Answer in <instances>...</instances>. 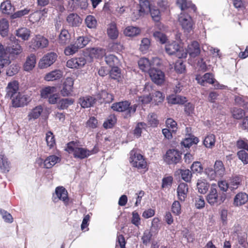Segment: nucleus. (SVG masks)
I'll return each instance as SVG.
<instances>
[{"label":"nucleus","instance_id":"1","mask_svg":"<svg viewBox=\"0 0 248 248\" xmlns=\"http://www.w3.org/2000/svg\"><path fill=\"white\" fill-rule=\"evenodd\" d=\"M67 150L69 153L72 154L75 158L79 159L87 158L98 152V149L95 146L92 150H89L78 147V145L74 142L68 143Z\"/></svg>","mask_w":248,"mask_h":248},{"label":"nucleus","instance_id":"2","mask_svg":"<svg viewBox=\"0 0 248 248\" xmlns=\"http://www.w3.org/2000/svg\"><path fill=\"white\" fill-rule=\"evenodd\" d=\"M137 105H131L128 101H122L114 103L111 106L113 110L124 113V118H129L134 114L137 109Z\"/></svg>","mask_w":248,"mask_h":248},{"label":"nucleus","instance_id":"3","mask_svg":"<svg viewBox=\"0 0 248 248\" xmlns=\"http://www.w3.org/2000/svg\"><path fill=\"white\" fill-rule=\"evenodd\" d=\"M8 46L6 50L12 56L20 55L23 51L22 46L19 44V41L16 37L11 36L7 40Z\"/></svg>","mask_w":248,"mask_h":248},{"label":"nucleus","instance_id":"4","mask_svg":"<svg viewBox=\"0 0 248 248\" xmlns=\"http://www.w3.org/2000/svg\"><path fill=\"white\" fill-rule=\"evenodd\" d=\"M225 199V196L222 195L219 196L217 189L212 185L206 196L208 203L211 205H219L224 202Z\"/></svg>","mask_w":248,"mask_h":248},{"label":"nucleus","instance_id":"5","mask_svg":"<svg viewBox=\"0 0 248 248\" xmlns=\"http://www.w3.org/2000/svg\"><path fill=\"white\" fill-rule=\"evenodd\" d=\"M178 20L185 32H189L193 30L194 23L191 17L188 14L181 13Z\"/></svg>","mask_w":248,"mask_h":248},{"label":"nucleus","instance_id":"6","mask_svg":"<svg viewBox=\"0 0 248 248\" xmlns=\"http://www.w3.org/2000/svg\"><path fill=\"white\" fill-rule=\"evenodd\" d=\"M130 162L133 167L138 169H144L146 167V162L143 156L134 150L130 152Z\"/></svg>","mask_w":248,"mask_h":248},{"label":"nucleus","instance_id":"7","mask_svg":"<svg viewBox=\"0 0 248 248\" xmlns=\"http://www.w3.org/2000/svg\"><path fill=\"white\" fill-rule=\"evenodd\" d=\"M48 40L45 37L37 35L33 37L31 41L30 47L36 50L46 47L48 45Z\"/></svg>","mask_w":248,"mask_h":248},{"label":"nucleus","instance_id":"8","mask_svg":"<svg viewBox=\"0 0 248 248\" xmlns=\"http://www.w3.org/2000/svg\"><path fill=\"white\" fill-rule=\"evenodd\" d=\"M149 74L151 80L155 84L161 85L164 83L165 76L161 70L156 68H152L149 70Z\"/></svg>","mask_w":248,"mask_h":248},{"label":"nucleus","instance_id":"9","mask_svg":"<svg viewBox=\"0 0 248 248\" xmlns=\"http://www.w3.org/2000/svg\"><path fill=\"white\" fill-rule=\"evenodd\" d=\"M57 58V55L54 52L47 53L40 60L39 67L43 69L50 66L56 61Z\"/></svg>","mask_w":248,"mask_h":248},{"label":"nucleus","instance_id":"10","mask_svg":"<svg viewBox=\"0 0 248 248\" xmlns=\"http://www.w3.org/2000/svg\"><path fill=\"white\" fill-rule=\"evenodd\" d=\"M86 62V60L82 56L73 58L67 61L66 66L71 69H79L83 67Z\"/></svg>","mask_w":248,"mask_h":248},{"label":"nucleus","instance_id":"11","mask_svg":"<svg viewBox=\"0 0 248 248\" xmlns=\"http://www.w3.org/2000/svg\"><path fill=\"white\" fill-rule=\"evenodd\" d=\"M181 159L180 153L174 149L169 150L164 157V160L169 164H176L179 162Z\"/></svg>","mask_w":248,"mask_h":248},{"label":"nucleus","instance_id":"12","mask_svg":"<svg viewBox=\"0 0 248 248\" xmlns=\"http://www.w3.org/2000/svg\"><path fill=\"white\" fill-rule=\"evenodd\" d=\"M165 50L166 52L169 55L176 54L179 58H186V52L182 54L181 55H180V47L178 44L174 41L170 43H167L165 46Z\"/></svg>","mask_w":248,"mask_h":248},{"label":"nucleus","instance_id":"13","mask_svg":"<svg viewBox=\"0 0 248 248\" xmlns=\"http://www.w3.org/2000/svg\"><path fill=\"white\" fill-rule=\"evenodd\" d=\"M74 80L72 78H67L63 84V88L61 93L63 96L69 95L73 91Z\"/></svg>","mask_w":248,"mask_h":248},{"label":"nucleus","instance_id":"14","mask_svg":"<svg viewBox=\"0 0 248 248\" xmlns=\"http://www.w3.org/2000/svg\"><path fill=\"white\" fill-rule=\"evenodd\" d=\"M187 53H188L192 58L198 56L201 52L199 44L197 41H193L187 46Z\"/></svg>","mask_w":248,"mask_h":248},{"label":"nucleus","instance_id":"15","mask_svg":"<svg viewBox=\"0 0 248 248\" xmlns=\"http://www.w3.org/2000/svg\"><path fill=\"white\" fill-rule=\"evenodd\" d=\"M188 191V185L185 183H180L177 189L178 199L181 202H184L187 197Z\"/></svg>","mask_w":248,"mask_h":248},{"label":"nucleus","instance_id":"16","mask_svg":"<svg viewBox=\"0 0 248 248\" xmlns=\"http://www.w3.org/2000/svg\"><path fill=\"white\" fill-rule=\"evenodd\" d=\"M196 79L199 84L203 86L205 85V83L212 84L216 80L213 74L210 73H207L202 76L198 75Z\"/></svg>","mask_w":248,"mask_h":248},{"label":"nucleus","instance_id":"17","mask_svg":"<svg viewBox=\"0 0 248 248\" xmlns=\"http://www.w3.org/2000/svg\"><path fill=\"white\" fill-rule=\"evenodd\" d=\"M29 100V98L27 96L18 93L16 97H13L12 103L15 107H20L26 105Z\"/></svg>","mask_w":248,"mask_h":248},{"label":"nucleus","instance_id":"18","mask_svg":"<svg viewBox=\"0 0 248 248\" xmlns=\"http://www.w3.org/2000/svg\"><path fill=\"white\" fill-rule=\"evenodd\" d=\"M139 4L140 9L138 11L139 14L137 16H135L136 19L139 18L140 16L148 14L151 9L149 2L147 0H140Z\"/></svg>","mask_w":248,"mask_h":248},{"label":"nucleus","instance_id":"19","mask_svg":"<svg viewBox=\"0 0 248 248\" xmlns=\"http://www.w3.org/2000/svg\"><path fill=\"white\" fill-rule=\"evenodd\" d=\"M55 193L59 200L62 201L66 205L68 204L69 202L68 192L63 187H57L55 189Z\"/></svg>","mask_w":248,"mask_h":248},{"label":"nucleus","instance_id":"20","mask_svg":"<svg viewBox=\"0 0 248 248\" xmlns=\"http://www.w3.org/2000/svg\"><path fill=\"white\" fill-rule=\"evenodd\" d=\"M18 84L16 81H13L8 83L6 87V96L8 97H14L15 95L18 94Z\"/></svg>","mask_w":248,"mask_h":248},{"label":"nucleus","instance_id":"21","mask_svg":"<svg viewBox=\"0 0 248 248\" xmlns=\"http://www.w3.org/2000/svg\"><path fill=\"white\" fill-rule=\"evenodd\" d=\"M96 102L95 99L92 96H86L80 97L78 103L83 108H88L93 106Z\"/></svg>","mask_w":248,"mask_h":248},{"label":"nucleus","instance_id":"22","mask_svg":"<svg viewBox=\"0 0 248 248\" xmlns=\"http://www.w3.org/2000/svg\"><path fill=\"white\" fill-rule=\"evenodd\" d=\"M248 201V195L245 192H240L234 198L233 204L239 206L245 204Z\"/></svg>","mask_w":248,"mask_h":248},{"label":"nucleus","instance_id":"23","mask_svg":"<svg viewBox=\"0 0 248 248\" xmlns=\"http://www.w3.org/2000/svg\"><path fill=\"white\" fill-rule=\"evenodd\" d=\"M60 161L61 158L58 156L55 155H49L44 160V166L45 168L50 169Z\"/></svg>","mask_w":248,"mask_h":248},{"label":"nucleus","instance_id":"24","mask_svg":"<svg viewBox=\"0 0 248 248\" xmlns=\"http://www.w3.org/2000/svg\"><path fill=\"white\" fill-rule=\"evenodd\" d=\"M63 72L60 70H55L47 73L44 78L46 81H54L61 78Z\"/></svg>","mask_w":248,"mask_h":248},{"label":"nucleus","instance_id":"25","mask_svg":"<svg viewBox=\"0 0 248 248\" xmlns=\"http://www.w3.org/2000/svg\"><path fill=\"white\" fill-rule=\"evenodd\" d=\"M67 21L69 25L78 27L82 23V19L76 14H71L67 17Z\"/></svg>","mask_w":248,"mask_h":248},{"label":"nucleus","instance_id":"26","mask_svg":"<svg viewBox=\"0 0 248 248\" xmlns=\"http://www.w3.org/2000/svg\"><path fill=\"white\" fill-rule=\"evenodd\" d=\"M36 64V57L34 54H31L28 56L24 64V69L26 71L31 70Z\"/></svg>","mask_w":248,"mask_h":248},{"label":"nucleus","instance_id":"27","mask_svg":"<svg viewBox=\"0 0 248 248\" xmlns=\"http://www.w3.org/2000/svg\"><path fill=\"white\" fill-rule=\"evenodd\" d=\"M168 102L171 104H183L186 102L185 97L171 94L167 97Z\"/></svg>","mask_w":248,"mask_h":248},{"label":"nucleus","instance_id":"28","mask_svg":"<svg viewBox=\"0 0 248 248\" xmlns=\"http://www.w3.org/2000/svg\"><path fill=\"white\" fill-rule=\"evenodd\" d=\"M139 68L143 72H148L152 69L151 63L149 59L146 58H141L138 61Z\"/></svg>","mask_w":248,"mask_h":248},{"label":"nucleus","instance_id":"29","mask_svg":"<svg viewBox=\"0 0 248 248\" xmlns=\"http://www.w3.org/2000/svg\"><path fill=\"white\" fill-rule=\"evenodd\" d=\"M177 4L181 8V10L191 9L194 12L196 10V6L190 1L187 0H177Z\"/></svg>","mask_w":248,"mask_h":248},{"label":"nucleus","instance_id":"30","mask_svg":"<svg viewBox=\"0 0 248 248\" xmlns=\"http://www.w3.org/2000/svg\"><path fill=\"white\" fill-rule=\"evenodd\" d=\"M56 92V88L54 86H46L40 91V95L41 98L46 99L48 98L53 93Z\"/></svg>","mask_w":248,"mask_h":248},{"label":"nucleus","instance_id":"31","mask_svg":"<svg viewBox=\"0 0 248 248\" xmlns=\"http://www.w3.org/2000/svg\"><path fill=\"white\" fill-rule=\"evenodd\" d=\"M186 136L181 142L182 145L185 147H189L192 144H197L199 142L198 139L191 134H188Z\"/></svg>","mask_w":248,"mask_h":248},{"label":"nucleus","instance_id":"32","mask_svg":"<svg viewBox=\"0 0 248 248\" xmlns=\"http://www.w3.org/2000/svg\"><path fill=\"white\" fill-rule=\"evenodd\" d=\"M10 63V61L3 49L2 45H0V67H3Z\"/></svg>","mask_w":248,"mask_h":248},{"label":"nucleus","instance_id":"33","mask_svg":"<svg viewBox=\"0 0 248 248\" xmlns=\"http://www.w3.org/2000/svg\"><path fill=\"white\" fill-rule=\"evenodd\" d=\"M209 187V184L205 180L199 179L197 183V187L198 192L201 194H205L208 191Z\"/></svg>","mask_w":248,"mask_h":248},{"label":"nucleus","instance_id":"34","mask_svg":"<svg viewBox=\"0 0 248 248\" xmlns=\"http://www.w3.org/2000/svg\"><path fill=\"white\" fill-rule=\"evenodd\" d=\"M105 61L107 64L112 68L117 67L119 64V60L118 58L112 54L106 55L105 57Z\"/></svg>","mask_w":248,"mask_h":248},{"label":"nucleus","instance_id":"35","mask_svg":"<svg viewBox=\"0 0 248 248\" xmlns=\"http://www.w3.org/2000/svg\"><path fill=\"white\" fill-rule=\"evenodd\" d=\"M16 35L23 40H28L31 35V31L26 28H21L16 31Z\"/></svg>","mask_w":248,"mask_h":248},{"label":"nucleus","instance_id":"36","mask_svg":"<svg viewBox=\"0 0 248 248\" xmlns=\"http://www.w3.org/2000/svg\"><path fill=\"white\" fill-rule=\"evenodd\" d=\"M70 39V35L66 30H62L59 36V42L62 45L68 43Z\"/></svg>","mask_w":248,"mask_h":248},{"label":"nucleus","instance_id":"37","mask_svg":"<svg viewBox=\"0 0 248 248\" xmlns=\"http://www.w3.org/2000/svg\"><path fill=\"white\" fill-rule=\"evenodd\" d=\"M107 33L108 37L111 39H115L118 36V31L117 30L115 24L111 23L109 25L107 30Z\"/></svg>","mask_w":248,"mask_h":248},{"label":"nucleus","instance_id":"38","mask_svg":"<svg viewBox=\"0 0 248 248\" xmlns=\"http://www.w3.org/2000/svg\"><path fill=\"white\" fill-rule=\"evenodd\" d=\"M214 170L217 176L222 177L225 173V168L221 161H216L214 165Z\"/></svg>","mask_w":248,"mask_h":248},{"label":"nucleus","instance_id":"39","mask_svg":"<svg viewBox=\"0 0 248 248\" xmlns=\"http://www.w3.org/2000/svg\"><path fill=\"white\" fill-rule=\"evenodd\" d=\"M9 29V22L7 19L2 18L0 20V33L2 36L7 35Z\"/></svg>","mask_w":248,"mask_h":248},{"label":"nucleus","instance_id":"40","mask_svg":"<svg viewBox=\"0 0 248 248\" xmlns=\"http://www.w3.org/2000/svg\"><path fill=\"white\" fill-rule=\"evenodd\" d=\"M178 173L181 175V178L186 182L191 181L192 174L191 171L188 169H181L178 171Z\"/></svg>","mask_w":248,"mask_h":248},{"label":"nucleus","instance_id":"41","mask_svg":"<svg viewBox=\"0 0 248 248\" xmlns=\"http://www.w3.org/2000/svg\"><path fill=\"white\" fill-rule=\"evenodd\" d=\"M140 31V29L137 27L129 26L124 30V34L127 36L133 37L138 35Z\"/></svg>","mask_w":248,"mask_h":248},{"label":"nucleus","instance_id":"42","mask_svg":"<svg viewBox=\"0 0 248 248\" xmlns=\"http://www.w3.org/2000/svg\"><path fill=\"white\" fill-rule=\"evenodd\" d=\"M42 111L43 108L41 106H39L35 107L29 113V120H31L32 119H36L38 118L40 116Z\"/></svg>","mask_w":248,"mask_h":248},{"label":"nucleus","instance_id":"43","mask_svg":"<svg viewBox=\"0 0 248 248\" xmlns=\"http://www.w3.org/2000/svg\"><path fill=\"white\" fill-rule=\"evenodd\" d=\"M89 41L87 37L80 36L77 39L74 44L79 49L85 46L88 44Z\"/></svg>","mask_w":248,"mask_h":248},{"label":"nucleus","instance_id":"44","mask_svg":"<svg viewBox=\"0 0 248 248\" xmlns=\"http://www.w3.org/2000/svg\"><path fill=\"white\" fill-rule=\"evenodd\" d=\"M0 9L3 13L10 14L13 11V7L10 2L6 1L1 3Z\"/></svg>","mask_w":248,"mask_h":248},{"label":"nucleus","instance_id":"45","mask_svg":"<svg viewBox=\"0 0 248 248\" xmlns=\"http://www.w3.org/2000/svg\"><path fill=\"white\" fill-rule=\"evenodd\" d=\"M241 179L240 177L236 176L232 178L229 184V188L231 190L236 189L241 185Z\"/></svg>","mask_w":248,"mask_h":248},{"label":"nucleus","instance_id":"46","mask_svg":"<svg viewBox=\"0 0 248 248\" xmlns=\"http://www.w3.org/2000/svg\"><path fill=\"white\" fill-rule=\"evenodd\" d=\"M85 22L88 28L90 29L95 28L97 25V20L94 16L92 15H89L86 16Z\"/></svg>","mask_w":248,"mask_h":248},{"label":"nucleus","instance_id":"47","mask_svg":"<svg viewBox=\"0 0 248 248\" xmlns=\"http://www.w3.org/2000/svg\"><path fill=\"white\" fill-rule=\"evenodd\" d=\"M47 11L46 9H44L42 11H37L31 15L30 17L33 20L34 22L39 21L41 18L45 16V15L46 14Z\"/></svg>","mask_w":248,"mask_h":248},{"label":"nucleus","instance_id":"48","mask_svg":"<svg viewBox=\"0 0 248 248\" xmlns=\"http://www.w3.org/2000/svg\"><path fill=\"white\" fill-rule=\"evenodd\" d=\"M74 103V100L71 98H64L61 99L58 103V108L60 109L67 108Z\"/></svg>","mask_w":248,"mask_h":248},{"label":"nucleus","instance_id":"49","mask_svg":"<svg viewBox=\"0 0 248 248\" xmlns=\"http://www.w3.org/2000/svg\"><path fill=\"white\" fill-rule=\"evenodd\" d=\"M116 117L114 115H110L108 119L104 123L103 126L105 128L112 127L116 123Z\"/></svg>","mask_w":248,"mask_h":248},{"label":"nucleus","instance_id":"50","mask_svg":"<svg viewBox=\"0 0 248 248\" xmlns=\"http://www.w3.org/2000/svg\"><path fill=\"white\" fill-rule=\"evenodd\" d=\"M215 143V136L213 134H209L204 140L203 144L207 148H212Z\"/></svg>","mask_w":248,"mask_h":248},{"label":"nucleus","instance_id":"51","mask_svg":"<svg viewBox=\"0 0 248 248\" xmlns=\"http://www.w3.org/2000/svg\"><path fill=\"white\" fill-rule=\"evenodd\" d=\"M0 169L3 172L9 171V165L6 157L3 155L0 156Z\"/></svg>","mask_w":248,"mask_h":248},{"label":"nucleus","instance_id":"52","mask_svg":"<svg viewBox=\"0 0 248 248\" xmlns=\"http://www.w3.org/2000/svg\"><path fill=\"white\" fill-rule=\"evenodd\" d=\"M78 49L74 44H70L67 46L64 50V53L66 56L73 55L78 52Z\"/></svg>","mask_w":248,"mask_h":248},{"label":"nucleus","instance_id":"53","mask_svg":"<svg viewBox=\"0 0 248 248\" xmlns=\"http://www.w3.org/2000/svg\"><path fill=\"white\" fill-rule=\"evenodd\" d=\"M148 124L151 126H156L158 124V121L157 119V116L155 114L152 113L147 116Z\"/></svg>","mask_w":248,"mask_h":248},{"label":"nucleus","instance_id":"54","mask_svg":"<svg viewBox=\"0 0 248 248\" xmlns=\"http://www.w3.org/2000/svg\"><path fill=\"white\" fill-rule=\"evenodd\" d=\"M150 46V41L147 38H143L141 41L140 47V50L143 53H145Z\"/></svg>","mask_w":248,"mask_h":248},{"label":"nucleus","instance_id":"55","mask_svg":"<svg viewBox=\"0 0 248 248\" xmlns=\"http://www.w3.org/2000/svg\"><path fill=\"white\" fill-rule=\"evenodd\" d=\"M46 140L47 146L49 148H52L55 145L54 136L51 132H48L46 134Z\"/></svg>","mask_w":248,"mask_h":248},{"label":"nucleus","instance_id":"56","mask_svg":"<svg viewBox=\"0 0 248 248\" xmlns=\"http://www.w3.org/2000/svg\"><path fill=\"white\" fill-rule=\"evenodd\" d=\"M238 158L244 165L248 164V154L244 150L238 151L237 153Z\"/></svg>","mask_w":248,"mask_h":248},{"label":"nucleus","instance_id":"57","mask_svg":"<svg viewBox=\"0 0 248 248\" xmlns=\"http://www.w3.org/2000/svg\"><path fill=\"white\" fill-rule=\"evenodd\" d=\"M152 236V233L151 231L148 229L146 230L141 237L143 244L147 245L150 243Z\"/></svg>","mask_w":248,"mask_h":248},{"label":"nucleus","instance_id":"58","mask_svg":"<svg viewBox=\"0 0 248 248\" xmlns=\"http://www.w3.org/2000/svg\"><path fill=\"white\" fill-rule=\"evenodd\" d=\"M146 124L143 122L139 123L134 131V134L137 137L139 138L141 136L142 133V130L144 129Z\"/></svg>","mask_w":248,"mask_h":248},{"label":"nucleus","instance_id":"59","mask_svg":"<svg viewBox=\"0 0 248 248\" xmlns=\"http://www.w3.org/2000/svg\"><path fill=\"white\" fill-rule=\"evenodd\" d=\"M152 99L154 100L155 104L158 105L159 103H162L164 99V96L163 95L160 91H155L153 94Z\"/></svg>","mask_w":248,"mask_h":248},{"label":"nucleus","instance_id":"60","mask_svg":"<svg viewBox=\"0 0 248 248\" xmlns=\"http://www.w3.org/2000/svg\"><path fill=\"white\" fill-rule=\"evenodd\" d=\"M232 113L233 118L238 120L241 119L245 115V112L243 109L236 108L232 110Z\"/></svg>","mask_w":248,"mask_h":248},{"label":"nucleus","instance_id":"61","mask_svg":"<svg viewBox=\"0 0 248 248\" xmlns=\"http://www.w3.org/2000/svg\"><path fill=\"white\" fill-rule=\"evenodd\" d=\"M149 12H150L151 16L154 21L156 22L159 21L160 19V11L158 9L155 7H152L151 8Z\"/></svg>","mask_w":248,"mask_h":248},{"label":"nucleus","instance_id":"62","mask_svg":"<svg viewBox=\"0 0 248 248\" xmlns=\"http://www.w3.org/2000/svg\"><path fill=\"white\" fill-rule=\"evenodd\" d=\"M236 146L238 149H242L248 151V140L246 139H240L238 140L236 142Z\"/></svg>","mask_w":248,"mask_h":248},{"label":"nucleus","instance_id":"63","mask_svg":"<svg viewBox=\"0 0 248 248\" xmlns=\"http://www.w3.org/2000/svg\"><path fill=\"white\" fill-rule=\"evenodd\" d=\"M153 36L157 41H159L162 44L166 43L167 40L166 36L160 31H155Z\"/></svg>","mask_w":248,"mask_h":248},{"label":"nucleus","instance_id":"64","mask_svg":"<svg viewBox=\"0 0 248 248\" xmlns=\"http://www.w3.org/2000/svg\"><path fill=\"white\" fill-rule=\"evenodd\" d=\"M19 66L17 64H12L7 70L6 74L9 76H12L18 73Z\"/></svg>","mask_w":248,"mask_h":248}]
</instances>
